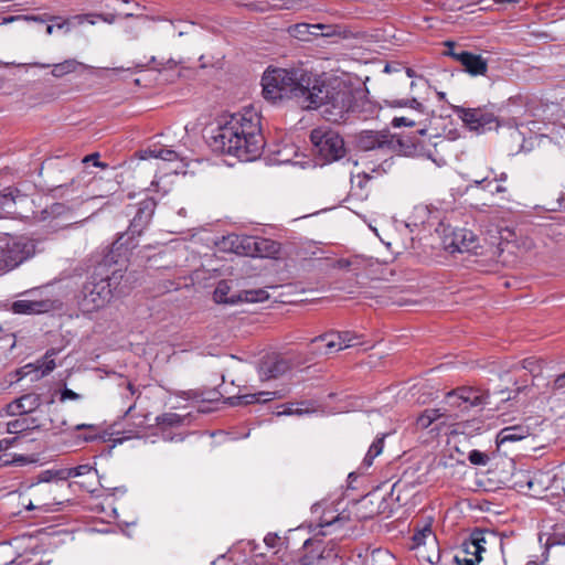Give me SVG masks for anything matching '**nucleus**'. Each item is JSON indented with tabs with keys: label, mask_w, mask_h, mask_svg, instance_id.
Segmentation results:
<instances>
[{
	"label": "nucleus",
	"mask_w": 565,
	"mask_h": 565,
	"mask_svg": "<svg viewBox=\"0 0 565 565\" xmlns=\"http://www.w3.org/2000/svg\"><path fill=\"white\" fill-rule=\"evenodd\" d=\"M34 488V495H39L40 498L46 500V501H56L55 498H50L52 493V486H42V487H33Z\"/></svg>",
	"instance_id": "3c124183"
},
{
	"label": "nucleus",
	"mask_w": 565,
	"mask_h": 565,
	"mask_svg": "<svg viewBox=\"0 0 565 565\" xmlns=\"http://www.w3.org/2000/svg\"><path fill=\"white\" fill-rule=\"evenodd\" d=\"M483 552H475L469 546V540L462 544V550L455 556V561L458 565H478L481 561V554Z\"/></svg>",
	"instance_id": "a878e982"
},
{
	"label": "nucleus",
	"mask_w": 565,
	"mask_h": 565,
	"mask_svg": "<svg viewBox=\"0 0 565 565\" xmlns=\"http://www.w3.org/2000/svg\"><path fill=\"white\" fill-rule=\"evenodd\" d=\"M93 470V467L88 463L79 465L73 468H64L61 469V476L64 478V481L71 478L81 477L89 473Z\"/></svg>",
	"instance_id": "58836bf2"
},
{
	"label": "nucleus",
	"mask_w": 565,
	"mask_h": 565,
	"mask_svg": "<svg viewBox=\"0 0 565 565\" xmlns=\"http://www.w3.org/2000/svg\"><path fill=\"white\" fill-rule=\"evenodd\" d=\"M446 46L448 47V50L445 52V54H446L447 56H450V57H452L454 60H456V56L460 54V51H456V49H455V46H456V45H455V43H454V42L448 41V42H446Z\"/></svg>",
	"instance_id": "052dcab7"
},
{
	"label": "nucleus",
	"mask_w": 565,
	"mask_h": 565,
	"mask_svg": "<svg viewBox=\"0 0 565 565\" xmlns=\"http://www.w3.org/2000/svg\"><path fill=\"white\" fill-rule=\"evenodd\" d=\"M405 74H406V77H408V78L417 77L415 71L411 67L405 68Z\"/></svg>",
	"instance_id": "774afa93"
},
{
	"label": "nucleus",
	"mask_w": 565,
	"mask_h": 565,
	"mask_svg": "<svg viewBox=\"0 0 565 565\" xmlns=\"http://www.w3.org/2000/svg\"><path fill=\"white\" fill-rule=\"evenodd\" d=\"M172 167L166 174H182L186 175L189 173L193 174V170H189V167L191 166V162L186 161L184 158L179 157L173 163H171Z\"/></svg>",
	"instance_id": "a19ab883"
},
{
	"label": "nucleus",
	"mask_w": 565,
	"mask_h": 565,
	"mask_svg": "<svg viewBox=\"0 0 565 565\" xmlns=\"http://www.w3.org/2000/svg\"><path fill=\"white\" fill-rule=\"evenodd\" d=\"M306 99V109L321 108L326 120L342 124L350 120L354 88L339 79L324 82L315 77L311 92Z\"/></svg>",
	"instance_id": "f03ea898"
},
{
	"label": "nucleus",
	"mask_w": 565,
	"mask_h": 565,
	"mask_svg": "<svg viewBox=\"0 0 565 565\" xmlns=\"http://www.w3.org/2000/svg\"><path fill=\"white\" fill-rule=\"evenodd\" d=\"M386 437V434H383L380 437H376V439L372 443V445L369 448L367 454L365 455L363 459V465L366 467L372 466L373 460L380 456L384 448V439Z\"/></svg>",
	"instance_id": "2f4dec72"
},
{
	"label": "nucleus",
	"mask_w": 565,
	"mask_h": 565,
	"mask_svg": "<svg viewBox=\"0 0 565 565\" xmlns=\"http://www.w3.org/2000/svg\"><path fill=\"white\" fill-rule=\"evenodd\" d=\"M313 78L312 75L300 70H267L262 78L263 96L271 102L295 98L305 108L306 97L311 92Z\"/></svg>",
	"instance_id": "7ed1b4c3"
},
{
	"label": "nucleus",
	"mask_w": 565,
	"mask_h": 565,
	"mask_svg": "<svg viewBox=\"0 0 565 565\" xmlns=\"http://www.w3.org/2000/svg\"><path fill=\"white\" fill-rule=\"evenodd\" d=\"M81 396L79 394L75 393L74 391L70 390V388H64L61 393V402H65L67 399H72V401H76Z\"/></svg>",
	"instance_id": "6e6d98bb"
},
{
	"label": "nucleus",
	"mask_w": 565,
	"mask_h": 565,
	"mask_svg": "<svg viewBox=\"0 0 565 565\" xmlns=\"http://www.w3.org/2000/svg\"><path fill=\"white\" fill-rule=\"evenodd\" d=\"M310 141L321 166L345 159L347 148L341 135L324 126L310 131Z\"/></svg>",
	"instance_id": "39448f33"
},
{
	"label": "nucleus",
	"mask_w": 565,
	"mask_h": 565,
	"mask_svg": "<svg viewBox=\"0 0 565 565\" xmlns=\"http://www.w3.org/2000/svg\"><path fill=\"white\" fill-rule=\"evenodd\" d=\"M39 290H28L21 296L22 299L15 300L11 305V311L17 315H41L61 307L58 300L42 297Z\"/></svg>",
	"instance_id": "9d476101"
},
{
	"label": "nucleus",
	"mask_w": 565,
	"mask_h": 565,
	"mask_svg": "<svg viewBox=\"0 0 565 565\" xmlns=\"http://www.w3.org/2000/svg\"><path fill=\"white\" fill-rule=\"evenodd\" d=\"M25 199V195L21 193V190L18 188H6L0 192V207L6 209L9 207L12 203H17L18 201H22Z\"/></svg>",
	"instance_id": "cd10ccee"
},
{
	"label": "nucleus",
	"mask_w": 565,
	"mask_h": 565,
	"mask_svg": "<svg viewBox=\"0 0 565 565\" xmlns=\"http://www.w3.org/2000/svg\"><path fill=\"white\" fill-rule=\"evenodd\" d=\"M28 65L33 66V67H40V68L52 67L51 74L55 78H62L63 76H65L67 74L75 73L78 68H83V70L90 68V66H88L75 58H67L63 62L55 63V64L33 62V63H29Z\"/></svg>",
	"instance_id": "a211bd4d"
},
{
	"label": "nucleus",
	"mask_w": 565,
	"mask_h": 565,
	"mask_svg": "<svg viewBox=\"0 0 565 565\" xmlns=\"http://www.w3.org/2000/svg\"><path fill=\"white\" fill-rule=\"evenodd\" d=\"M395 164L394 158L391 157L388 159L383 160L379 166H375L371 169L372 173L381 174V173H391L393 172L392 168Z\"/></svg>",
	"instance_id": "de8ad7c7"
},
{
	"label": "nucleus",
	"mask_w": 565,
	"mask_h": 565,
	"mask_svg": "<svg viewBox=\"0 0 565 565\" xmlns=\"http://www.w3.org/2000/svg\"><path fill=\"white\" fill-rule=\"evenodd\" d=\"M56 354L55 350H50L45 353L43 359L39 361V369L42 371V375H47L55 369L54 355Z\"/></svg>",
	"instance_id": "37998d69"
},
{
	"label": "nucleus",
	"mask_w": 565,
	"mask_h": 565,
	"mask_svg": "<svg viewBox=\"0 0 565 565\" xmlns=\"http://www.w3.org/2000/svg\"><path fill=\"white\" fill-rule=\"evenodd\" d=\"M82 164H93L94 167H99L102 169H106L107 168V164L99 161V153L98 152H94V153H90L86 157H84L81 161Z\"/></svg>",
	"instance_id": "8fccbe9b"
},
{
	"label": "nucleus",
	"mask_w": 565,
	"mask_h": 565,
	"mask_svg": "<svg viewBox=\"0 0 565 565\" xmlns=\"http://www.w3.org/2000/svg\"><path fill=\"white\" fill-rule=\"evenodd\" d=\"M157 201L153 196H147L140 202L138 211L130 222L131 235H140L152 218Z\"/></svg>",
	"instance_id": "dca6fc26"
},
{
	"label": "nucleus",
	"mask_w": 565,
	"mask_h": 565,
	"mask_svg": "<svg viewBox=\"0 0 565 565\" xmlns=\"http://www.w3.org/2000/svg\"><path fill=\"white\" fill-rule=\"evenodd\" d=\"M553 391L565 397V372L554 380Z\"/></svg>",
	"instance_id": "603ef678"
},
{
	"label": "nucleus",
	"mask_w": 565,
	"mask_h": 565,
	"mask_svg": "<svg viewBox=\"0 0 565 565\" xmlns=\"http://www.w3.org/2000/svg\"><path fill=\"white\" fill-rule=\"evenodd\" d=\"M502 127H507L510 130L509 138L510 145L508 149L511 153L519 152L523 149L524 136L519 130V122L515 118L510 119H499L491 113H487L481 109V116L478 119V134H483L488 130L499 129Z\"/></svg>",
	"instance_id": "1a4fd4ad"
},
{
	"label": "nucleus",
	"mask_w": 565,
	"mask_h": 565,
	"mask_svg": "<svg viewBox=\"0 0 565 565\" xmlns=\"http://www.w3.org/2000/svg\"><path fill=\"white\" fill-rule=\"evenodd\" d=\"M456 61H458L465 72L471 76H484L488 72V61L480 54L460 50V54L456 56Z\"/></svg>",
	"instance_id": "f3484780"
},
{
	"label": "nucleus",
	"mask_w": 565,
	"mask_h": 565,
	"mask_svg": "<svg viewBox=\"0 0 565 565\" xmlns=\"http://www.w3.org/2000/svg\"><path fill=\"white\" fill-rule=\"evenodd\" d=\"M180 154L170 148H166L163 146H153L151 148H148L146 150L141 151V159L147 158H156L161 159L164 162L173 163L177 159H179Z\"/></svg>",
	"instance_id": "5701e85b"
},
{
	"label": "nucleus",
	"mask_w": 565,
	"mask_h": 565,
	"mask_svg": "<svg viewBox=\"0 0 565 565\" xmlns=\"http://www.w3.org/2000/svg\"><path fill=\"white\" fill-rule=\"evenodd\" d=\"M531 435V429L527 425L519 424L502 428L497 435L498 446L505 443H514L522 440Z\"/></svg>",
	"instance_id": "aec40b11"
},
{
	"label": "nucleus",
	"mask_w": 565,
	"mask_h": 565,
	"mask_svg": "<svg viewBox=\"0 0 565 565\" xmlns=\"http://www.w3.org/2000/svg\"><path fill=\"white\" fill-rule=\"evenodd\" d=\"M444 416L438 408L425 409L416 419V426L419 429L428 428L434 422Z\"/></svg>",
	"instance_id": "c85d7f7f"
},
{
	"label": "nucleus",
	"mask_w": 565,
	"mask_h": 565,
	"mask_svg": "<svg viewBox=\"0 0 565 565\" xmlns=\"http://www.w3.org/2000/svg\"><path fill=\"white\" fill-rule=\"evenodd\" d=\"M241 303L242 302H262L269 298L266 289L257 288L249 290H239Z\"/></svg>",
	"instance_id": "7c9ffc66"
},
{
	"label": "nucleus",
	"mask_w": 565,
	"mask_h": 565,
	"mask_svg": "<svg viewBox=\"0 0 565 565\" xmlns=\"http://www.w3.org/2000/svg\"><path fill=\"white\" fill-rule=\"evenodd\" d=\"M315 30H320L321 36L332 38V36H347V31L337 24H322L316 23Z\"/></svg>",
	"instance_id": "e433bc0d"
},
{
	"label": "nucleus",
	"mask_w": 565,
	"mask_h": 565,
	"mask_svg": "<svg viewBox=\"0 0 565 565\" xmlns=\"http://www.w3.org/2000/svg\"><path fill=\"white\" fill-rule=\"evenodd\" d=\"M39 428L35 418L33 417H22L8 422L7 424V433L9 434H19L29 429Z\"/></svg>",
	"instance_id": "bb28decb"
},
{
	"label": "nucleus",
	"mask_w": 565,
	"mask_h": 565,
	"mask_svg": "<svg viewBox=\"0 0 565 565\" xmlns=\"http://www.w3.org/2000/svg\"><path fill=\"white\" fill-rule=\"evenodd\" d=\"M380 109L381 107L370 100L363 90L354 89V102H352V107L350 108V119L367 120L374 118Z\"/></svg>",
	"instance_id": "2eb2a0df"
},
{
	"label": "nucleus",
	"mask_w": 565,
	"mask_h": 565,
	"mask_svg": "<svg viewBox=\"0 0 565 565\" xmlns=\"http://www.w3.org/2000/svg\"><path fill=\"white\" fill-rule=\"evenodd\" d=\"M445 248L449 253H473L478 254L480 246L479 237L467 228H452L444 237Z\"/></svg>",
	"instance_id": "ddd939ff"
},
{
	"label": "nucleus",
	"mask_w": 565,
	"mask_h": 565,
	"mask_svg": "<svg viewBox=\"0 0 565 565\" xmlns=\"http://www.w3.org/2000/svg\"><path fill=\"white\" fill-rule=\"evenodd\" d=\"M158 424L169 427L180 426L183 423V417L175 413H164L157 418Z\"/></svg>",
	"instance_id": "a18cd8bd"
},
{
	"label": "nucleus",
	"mask_w": 565,
	"mask_h": 565,
	"mask_svg": "<svg viewBox=\"0 0 565 565\" xmlns=\"http://www.w3.org/2000/svg\"><path fill=\"white\" fill-rule=\"evenodd\" d=\"M61 469L60 470H44L40 472L38 476V482L33 483L32 487H42L43 486H51L50 482L53 480L64 481V478H62Z\"/></svg>",
	"instance_id": "ea45409f"
},
{
	"label": "nucleus",
	"mask_w": 565,
	"mask_h": 565,
	"mask_svg": "<svg viewBox=\"0 0 565 565\" xmlns=\"http://www.w3.org/2000/svg\"><path fill=\"white\" fill-rule=\"evenodd\" d=\"M468 460L473 466H486L490 461V457L483 451L473 449L469 452Z\"/></svg>",
	"instance_id": "49530a36"
},
{
	"label": "nucleus",
	"mask_w": 565,
	"mask_h": 565,
	"mask_svg": "<svg viewBox=\"0 0 565 565\" xmlns=\"http://www.w3.org/2000/svg\"><path fill=\"white\" fill-rule=\"evenodd\" d=\"M75 430H82V429H88L92 430L94 434L89 436H84V440L89 441L95 438L97 427L93 424H78L74 427Z\"/></svg>",
	"instance_id": "5fc2aeb1"
},
{
	"label": "nucleus",
	"mask_w": 565,
	"mask_h": 565,
	"mask_svg": "<svg viewBox=\"0 0 565 565\" xmlns=\"http://www.w3.org/2000/svg\"><path fill=\"white\" fill-rule=\"evenodd\" d=\"M502 180L503 179H491V181H488L486 183V186L491 188L492 185H494V190H495L497 194L503 193L507 191V188L499 183V181H502Z\"/></svg>",
	"instance_id": "4d7b16f0"
},
{
	"label": "nucleus",
	"mask_w": 565,
	"mask_h": 565,
	"mask_svg": "<svg viewBox=\"0 0 565 565\" xmlns=\"http://www.w3.org/2000/svg\"><path fill=\"white\" fill-rule=\"evenodd\" d=\"M313 409L309 407V403L307 402H301V403H289L287 405L284 406V411L281 412H278L277 415L280 416V415H297V416H301V415H305V414H309L310 412H312Z\"/></svg>",
	"instance_id": "c9c22d12"
},
{
	"label": "nucleus",
	"mask_w": 565,
	"mask_h": 565,
	"mask_svg": "<svg viewBox=\"0 0 565 565\" xmlns=\"http://www.w3.org/2000/svg\"><path fill=\"white\" fill-rule=\"evenodd\" d=\"M60 504L58 501H46L39 495H34L33 499H30L28 504H25L26 510H39L42 512H51L56 511L53 509L54 505Z\"/></svg>",
	"instance_id": "72a5a7b5"
},
{
	"label": "nucleus",
	"mask_w": 565,
	"mask_h": 565,
	"mask_svg": "<svg viewBox=\"0 0 565 565\" xmlns=\"http://www.w3.org/2000/svg\"><path fill=\"white\" fill-rule=\"evenodd\" d=\"M279 540V537L276 535V534H267L264 539V542L266 543V545H268L269 547H274L276 545V542Z\"/></svg>",
	"instance_id": "e2e57ef3"
},
{
	"label": "nucleus",
	"mask_w": 565,
	"mask_h": 565,
	"mask_svg": "<svg viewBox=\"0 0 565 565\" xmlns=\"http://www.w3.org/2000/svg\"><path fill=\"white\" fill-rule=\"evenodd\" d=\"M341 521V518L338 515L335 518H333L332 520H323L321 523H320V526L324 527V526H333L335 523L340 522Z\"/></svg>",
	"instance_id": "338daca9"
},
{
	"label": "nucleus",
	"mask_w": 565,
	"mask_h": 565,
	"mask_svg": "<svg viewBox=\"0 0 565 565\" xmlns=\"http://www.w3.org/2000/svg\"><path fill=\"white\" fill-rule=\"evenodd\" d=\"M286 396L285 390L279 391H260L257 393L244 394L235 397L236 402L234 405H249L255 403H266L276 398H282Z\"/></svg>",
	"instance_id": "6ab92c4d"
},
{
	"label": "nucleus",
	"mask_w": 565,
	"mask_h": 565,
	"mask_svg": "<svg viewBox=\"0 0 565 565\" xmlns=\"http://www.w3.org/2000/svg\"><path fill=\"white\" fill-rule=\"evenodd\" d=\"M370 179H356V182H354V179H350L351 181V190H350V196L363 201L367 199L369 196V184Z\"/></svg>",
	"instance_id": "c756f323"
},
{
	"label": "nucleus",
	"mask_w": 565,
	"mask_h": 565,
	"mask_svg": "<svg viewBox=\"0 0 565 565\" xmlns=\"http://www.w3.org/2000/svg\"><path fill=\"white\" fill-rule=\"evenodd\" d=\"M522 369L529 371L533 376H537L543 371V361L531 356L522 361Z\"/></svg>",
	"instance_id": "79ce46f5"
},
{
	"label": "nucleus",
	"mask_w": 565,
	"mask_h": 565,
	"mask_svg": "<svg viewBox=\"0 0 565 565\" xmlns=\"http://www.w3.org/2000/svg\"><path fill=\"white\" fill-rule=\"evenodd\" d=\"M434 547V552L431 554H425L423 551H419V556L427 561L431 565H437L441 558L438 544Z\"/></svg>",
	"instance_id": "09e8293b"
},
{
	"label": "nucleus",
	"mask_w": 565,
	"mask_h": 565,
	"mask_svg": "<svg viewBox=\"0 0 565 565\" xmlns=\"http://www.w3.org/2000/svg\"><path fill=\"white\" fill-rule=\"evenodd\" d=\"M513 478V487L519 492H537L540 489L537 486L536 476L529 471H519L514 473Z\"/></svg>",
	"instance_id": "4be33fe9"
},
{
	"label": "nucleus",
	"mask_w": 565,
	"mask_h": 565,
	"mask_svg": "<svg viewBox=\"0 0 565 565\" xmlns=\"http://www.w3.org/2000/svg\"><path fill=\"white\" fill-rule=\"evenodd\" d=\"M489 394L476 387H459L447 394V399L452 406L469 409L488 404Z\"/></svg>",
	"instance_id": "4468645a"
},
{
	"label": "nucleus",
	"mask_w": 565,
	"mask_h": 565,
	"mask_svg": "<svg viewBox=\"0 0 565 565\" xmlns=\"http://www.w3.org/2000/svg\"><path fill=\"white\" fill-rule=\"evenodd\" d=\"M356 339L358 337L350 331H330L316 337L311 343L320 354L328 355L359 344Z\"/></svg>",
	"instance_id": "f8f14e48"
},
{
	"label": "nucleus",
	"mask_w": 565,
	"mask_h": 565,
	"mask_svg": "<svg viewBox=\"0 0 565 565\" xmlns=\"http://www.w3.org/2000/svg\"><path fill=\"white\" fill-rule=\"evenodd\" d=\"M213 299L215 302L224 305L241 303L239 291H232L231 284L227 280H221L217 284L213 292Z\"/></svg>",
	"instance_id": "412c9836"
},
{
	"label": "nucleus",
	"mask_w": 565,
	"mask_h": 565,
	"mask_svg": "<svg viewBox=\"0 0 565 565\" xmlns=\"http://www.w3.org/2000/svg\"><path fill=\"white\" fill-rule=\"evenodd\" d=\"M15 441V438H4L0 440V452L9 449L13 443Z\"/></svg>",
	"instance_id": "0e129e2a"
},
{
	"label": "nucleus",
	"mask_w": 565,
	"mask_h": 565,
	"mask_svg": "<svg viewBox=\"0 0 565 565\" xmlns=\"http://www.w3.org/2000/svg\"><path fill=\"white\" fill-rule=\"evenodd\" d=\"M454 110L470 130L477 131L478 119L479 116H481V108H465L461 106H455Z\"/></svg>",
	"instance_id": "393cba45"
},
{
	"label": "nucleus",
	"mask_w": 565,
	"mask_h": 565,
	"mask_svg": "<svg viewBox=\"0 0 565 565\" xmlns=\"http://www.w3.org/2000/svg\"><path fill=\"white\" fill-rule=\"evenodd\" d=\"M403 70V66L399 63H388L384 67L385 73H401Z\"/></svg>",
	"instance_id": "680f3d73"
},
{
	"label": "nucleus",
	"mask_w": 565,
	"mask_h": 565,
	"mask_svg": "<svg viewBox=\"0 0 565 565\" xmlns=\"http://www.w3.org/2000/svg\"><path fill=\"white\" fill-rule=\"evenodd\" d=\"M111 298V286L109 278H97L92 276L86 281L77 296V305L82 312L90 313L103 308Z\"/></svg>",
	"instance_id": "0eeeda50"
},
{
	"label": "nucleus",
	"mask_w": 565,
	"mask_h": 565,
	"mask_svg": "<svg viewBox=\"0 0 565 565\" xmlns=\"http://www.w3.org/2000/svg\"><path fill=\"white\" fill-rule=\"evenodd\" d=\"M392 125L394 127H401V126H414V121L409 120L406 117H395L392 120Z\"/></svg>",
	"instance_id": "13d9d810"
},
{
	"label": "nucleus",
	"mask_w": 565,
	"mask_h": 565,
	"mask_svg": "<svg viewBox=\"0 0 565 565\" xmlns=\"http://www.w3.org/2000/svg\"><path fill=\"white\" fill-rule=\"evenodd\" d=\"M213 147L242 161L257 159L265 147L260 116L254 109L224 116L223 122L213 136Z\"/></svg>",
	"instance_id": "f257e3e1"
},
{
	"label": "nucleus",
	"mask_w": 565,
	"mask_h": 565,
	"mask_svg": "<svg viewBox=\"0 0 565 565\" xmlns=\"http://www.w3.org/2000/svg\"><path fill=\"white\" fill-rule=\"evenodd\" d=\"M7 413L10 416L25 415L24 412L22 411V406H20L19 398L12 401L7 405Z\"/></svg>",
	"instance_id": "864d4df0"
},
{
	"label": "nucleus",
	"mask_w": 565,
	"mask_h": 565,
	"mask_svg": "<svg viewBox=\"0 0 565 565\" xmlns=\"http://www.w3.org/2000/svg\"><path fill=\"white\" fill-rule=\"evenodd\" d=\"M4 565H38V564H32L31 561L25 559L23 557H19L9 563H6Z\"/></svg>",
	"instance_id": "69168bd1"
},
{
	"label": "nucleus",
	"mask_w": 565,
	"mask_h": 565,
	"mask_svg": "<svg viewBox=\"0 0 565 565\" xmlns=\"http://www.w3.org/2000/svg\"><path fill=\"white\" fill-rule=\"evenodd\" d=\"M488 181H491V179L475 180V186L476 188H482L483 190L490 192L491 194H497L495 190H494V185H492L491 188H487L486 186V183Z\"/></svg>",
	"instance_id": "bf43d9fd"
},
{
	"label": "nucleus",
	"mask_w": 565,
	"mask_h": 565,
	"mask_svg": "<svg viewBox=\"0 0 565 565\" xmlns=\"http://www.w3.org/2000/svg\"><path fill=\"white\" fill-rule=\"evenodd\" d=\"M490 534L489 532L482 530H475L469 537V546H471L475 552H484L486 551V536Z\"/></svg>",
	"instance_id": "4c0bfd02"
},
{
	"label": "nucleus",
	"mask_w": 565,
	"mask_h": 565,
	"mask_svg": "<svg viewBox=\"0 0 565 565\" xmlns=\"http://www.w3.org/2000/svg\"><path fill=\"white\" fill-rule=\"evenodd\" d=\"M35 253V244L28 237L0 242V273L12 270Z\"/></svg>",
	"instance_id": "6e6552de"
},
{
	"label": "nucleus",
	"mask_w": 565,
	"mask_h": 565,
	"mask_svg": "<svg viewBox=\"0 0 565 565\" xmlns=\"http://www.w3.org/2000/svg\"><path fill=\"white\" fill-rule=\"evenodd\" d=\"M305 363L298 352L270 353L263 356L257 366L260 381L279 379Z\"/></svg>",
	"instance_id": "423d86ee"
},
{
	"label": "nucleus",
	"mask_w": 565,
	"mask_h": 565,
	"mask_svg": "<svg viewBox=\"0 0 565 565\" xmlns=\"http://www.w3.org/2000/svg\"><path fill=\"white\" fill-rule=\"evenodd\" d=\"M20 406H22V411L24 414H29L34 412L41 406V395L36 393L24 394L19 397Z\"/></svg>",
	"instance_id": "473e14b6"
},
{
	"label": "nucleus",
	"mask_w": 565,
	"mask_h": 565,
	"mask_svg": "<svg viewBox=\"0 0 565 565\" xmlns=\"http://www.w3.org/2000/svg\"><path fill=\"white\" fill-rule=\"evenodd\" d=\"M358 145L365 151L374 149L401 151L404 146L402 138L391 134L388 129L363 130L358 137Z\"/></svg>",
	"instance_id": "9b49d317"
},
{
	"label": "nucleus",
	"mask_w": 565,
	"mask_h": 565,
	"mask_svg": "<svg viewBox=\"0 0 565 565\" xmlns=\"http://www.w3.org/2000/svg\"><path fill=\"white\" fill-rule=\"evenodd\" d=\"M392 107H411L413 109H416L420 113H425V106L419 103L416 98H403V99H395L390 103Z\"/></svg>",
	"instance_id": "c03bdc74"
},
{
	"label": "nucleus",
	"mask_w": 565,
	"mask_h": 565,
	"mask_svg": "<svg viewBox=\"0 0 565 565\" xmlns=\"http://www.w3.org/2000/svg\"><path fill=\"white\" fill-rule=\"evenodd\" d=\"M316 26V24H309V23H297L294 25H290L288 28V33L300 41H309L310 40V32Z\"/></svg>",
	"instance_id": "f704fd0d"
},
{
	"label": "nucleus",
	"mask_w": 565,
	"mask_h": 565,
	"mask_svg": "<svg viewBox=\"0 0 565 565\" xmlns=\"http://www.w3.org/2000/svg\"><path fill=\"white\" fill-rule=\"evenodd\" d=\"M222 248L237 255L275 258L280 252V244L266 237L230 234L223 237Z\"/></svg>",
	"instance_id": "20e7f679"
},
{
	"label": "nucleus",
	"mask_w": 565,
	"mask_h": 565,
	"mask_svg": "<svg viewBox=\"0 0 565 565\" xmlns=\"http://www.w3.org/2000/svg\"><path fill=\"white\" fill-rule=\"evenodd\" d=\"M430 544L431 546L437 545V539L431 530V524L427 523L420 529H416L413 535V548L420 550L422 546Z\"/></svg>",
	"instance_id": "b1692460"
}]
</instances>
